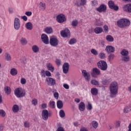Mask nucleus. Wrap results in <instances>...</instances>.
Segmentation results:
<instances>
[{
    "instance_id": "393cba45",
    "label": "nucleus",
    "mask_w": 131,
    "mask_h": 131,
    "mask_svg": "<svg viewBox=\"0 0 131 131\" xmlns=\"http://www.w3.org/2000/svg\"><path fill=\"white\" fill-rule=\"evenodd\" d=\"M79 109L80 111H84L85 109V104L83 102H81L79 104Z\"/></svg>"
},
{
    "instance_id": "412c9836",
    "label": "nucleus",
    "mask_w": 131,
    "mask_h": 131,
    "mask_svg": "<svg viewBox=\"0 0 131 131\" xmlns=\"http://www.w3.org/2000/svg\"><path fill=\"white\" fill-rule=\"evenodd\" d=\"M5 61H7L8 62H11V61H12V56H11V54H10V53H5Z\"/></svg>"
},
{
    "instance_id": "bb28decb",
    "label": "nucleus",
    "mask_w": 131,
    "mask_h": 131,
    "mask_svg": "<svg viewBox=\"0 0 131 131\" xmlns=\"http://www.w3.org/2000/svg\"><path fill=\"white\" fill-rule=\"evenodd\" d=\"M20 43L21 45H23V46H25L27 45V39L25 37H22L20 39Z\"/></svg>"
},
{
    "instance_id": "72a5a7b5",
    "label": "nucleus",
    "mask_w": 131,
    "mask_h": 131,
    "mask_svg": "<svg viewBox=\"0 0 131 131\" xmlns=\"http://www.w3.org/2000/svg\"><path fill=\"white\" fill-rule=\"evenodd\" d=\"M49 107H50V108H55V107H56V103L55 101L51 100L49 102Z\"/></svg>"
},
{
    "instance_id": "9b49d317",
    "label": "nucleus",
    "mask_w": 131,
    "mask_h": 131,
    "mask_svg": "<svg viewBox=\"0 0 131 131\" xmlns=\"http://www.w3.org/2000/svg\"><path fill=\"white\" fill-rule=\"evenodd\" d=\"M60 34L62 37H70V31L68 28H66L60 32Z\"/></svg>"
},
{
    "instance_id": "e2e57ef3",
    "label": "nucleus",
    "mask_w": 131,
    "mask_h": 131,
    "mask_svg": "<svg viewBox=\"0 0 131 131\" xmlns=\"http://www.w3.org/2000/svg\"><path fill=\"white\" fill-rule=\"evenodd\" d=\"M21 18L23 19L24 21H27L28 19L27 16H26V15L21 16Z\"/></svg>"
},
{
    "instance_id": "a878e982",
    "label": "nucleus",
    "mask_w": 131,
    "mask_h": 131,
    "mask_svg": "<svg viewBox=\"0 0 131 131\" xmlns=\"http://www.w3.org/2000/svg\"><path fill=\"white\" fill-rule=\"evenodd\" d=\"M32 50L33 53H38V52H39V48H38V46L36 45H33L32 47Z\"/></svg>"
},
{
    "instance_id": "7c9ffc66",
    "label": "nucleus",
    "mask_w": 131,
    "mask_h": 131,
    "mask_svg": "<svg viewBox=\"0 0 131 131\" xmlns=\"http://www.w3.org/2000/svg\"><path fill=\"white\" fill-rule=\"evenodd\" d=\"M105 39L107 41H109L110 42H112L113 41H114V38H113L112 36L110 35H107L105 37Z\"/></svg>"
},
{
    "instance_id": "338daca9",
    "label": "nucleus",
    "mask_w": 131,
    "mask_h": 131,
    "mask_svg": "<svg viewBox=\"0 0 131 131\" xmlns=\"http://www.w3.org/2000/svg\"><path fill=\"white\" fill-rule=\"evenodd\" d=\"M56 131H65V130H64V128H63V127H59L57 129Z\"/></svg>"
},
{
    "instance_id": "2eb2a0df",
    "label": "nucleus",
    "mask_w": 131,
    "mask_h": 131,
    "mask_svg": "<svg viewBox=\"0 0 131 131\" xmlns=\"http://www.w3.org/2000/svg\"><path fill=\"white\" fill-rule=\"evenodd\" d=\"M122 10L124 12H126L127 13H131V4H126L123 6Z\"/></svg>"
},
{
    "instance_id": "aec40b11",
    "label": "nucleus",
    "mask_w": 131,
    "mask_h": 131,
    "mask_svg": "<svg viewBox=\"0 0 131 131\" xmlns=\"http://www.w3.org/2000/svg\"><path fill=\"white\" fill-rule=\"evenodd\" d=\"M46 67L48 70H49L52 72H53V71H55V68L54 67V66H53V64L51 63H47Z\"/></svg>"
},
{
    "instance_id": "c03bdc74",
    "label": "nucleus",
    "mask_w": 131,
    "mask_h": 131,
    "mask_svg": "<svg viewBox=\"0 0 131 131\" xmlns=\"http://www.w3.org/2000/svg\"><path fill=\"white\" fill-rule=\"evenodd\" d=\"M92 125L94 128H97L98 125V122L97 121H94L92 122Z\"/></svg>"
},
{
    "instance_id": "09e8293b",
    "label": "nucleus",
    "mask_w": 131,
    "mask_h": 131,
    "mask_svg": "<svg viewBox=\"0 0 131 131\" xmlns=\"http://www.w3.org/2000/svg\"><path fill=\"white\" fill-rule=\"evenodd\" d=\"M0 116L2 117H5L6 116V112L3 110H0Z\"/></svg>"
},
{
    "instance_id": "bf43d9fd",
    "label": "nucleus",
    "mask_w": 131,
    "mask_h": 131,
    "mask_svg": "<svg viewBox=\"0 0 131 131\" xmlns=\"http://www.w3.org/2000/svg\"><path fill=\"white\" fill-rule=\"evenodd\" d=\"M96 5H98V2H97V1L95 0L94 1H92V7H94V6H96Z\"/></svg>"
},
{
    "instance_id": "f257e3e1",
    "label": "nucleus",
    "mask_w": 131,
    "mask_h": 131,
    "mask_svg": "<svg viewBox=\"0 0 131 131\" xmlns=\"http://www.w3.org/2000/svg\"><path fill=\"white\" fill-rule=\"evenodd\" d=\"M110 91L111 93L110 97L114 98L116 97L118 93V84L117 82H113L110 86Z\"/></svg>"
},
{
    "instance_id": "c756f323",
    "label": "nucleus",
    "mask_w": 131,
    "mask_h": 131,
    "mask_svg": "<svg viewBox=\"0 0 131 131\" xmlns=\"http://www.w3.org/2000/svg\"><path fill=\"white\" fill-rule=\"evenodd\" d=\"M91 93L93 96H97L98 95V89L97 88H92L91 90Z\"/></svg>"
},
{
    "instance_id": "a18cd8bd",
    "label": "nucleus",
    "mask_w": 131,
    "mask_h": 131,
    "mask_svg": "<svg viewBox=\"0 0 131 131\" xmlns=\"http://www.w3.org/2000/svg\"><path fill=\"white\" fill-rule=\"evenodd\" d=\"M76 43V40L75 38H72L70 40L69 43V45H74Z\"/></svg>"
},
{
    "instance_id": "6ab92c4d",
    "label": "nucleus",
    "mask_w": 131,
    "mask_h": 131,
    "mask_svg": "<svg viewBox=\"0 0 131 131\" xmlns=\"http://www.w3.org/2000/svg\"><path fill=\"white\" fill-rule=\"evenodd\" d=\"M38 7L41 11H45L46 10V3L43 2H40L38 4Z\"/></svg>"
},
{
    "instance_id": "b1692460",
    "label": "nucleus",
    "mask_w": 131,
    "mask_h": 131,
    "mask_svg": "<svg viewBox=\"0 0 131 131\" xmlns=\"http://www.w3.org/2000/svg\"><path fill=\"white\" fill-rule=\"evenodd\" d=\"M45 32L47 33V34H51L53 33V28L52 27H46L44 30Z\"/></svg>"
},
{
    "instance_id": "4be33fe9",
    "label": "nucleus",
    "mask_w": 131,
    "mask_h": 131,
    "mask_svg": "<svg viewBox=\"0 0 131 131\" xmlns=\"http://www.w3.org/2000/svg\"><path fill=\"white\" fill-rule=\"evenodd\" d=\"M25 27L28 30H32L33 28V25L31 22H28L25 24Z\"/></svg>"
},
{
    "instance_id": "f704fd0d",
    "label": "nucleus",
    "mask_w": 131,
    "mask_h": 131,
    "mask_svg": "<svg viewBox=\"0 0 131 131\" xmlns=\"http://www.w3.org/2000/svg\"><path fill=\"white\" fill-rule=\"evenodd\" d=\"M122 60L125 62H128V61H129V56L128 55L122 56Z\"/></svg>"
},
{
    "instance_id": "ddd939ff",
    "label": "nucleus",
    "mask_w": 131,
    "mask_h": 131,
    "mask_svg": "<svg viewBox=\"0 0 131 131\" xmlns=\"http://www.w3.org/2000/svg\"><path fill=\"white\" fill-rule=\"evenodd\" d=\"M69 63L68 62H66L62 66V71L64 74H67L69 71Z\"/></svg>"
},
{
    "instance_id": "774afa93",
    "label": "nucleus",
    "mask_w": 131,
    "mask_h": 131,
    "mask_svg": "<svg viewBox=\"0 0 131 131\" xmlns=\"http://www.w3.org/2000/svg\"><path fill=\"white\" fill-rule=\"evenodd\" d=\"M80 131H88V130H87L86 128H81L80 129Z\"/></svg>"
},
{
    "instance_id": "37998d69",
    "label": "nucleus",
    "mask_w": 131,
    "mask_h": 131,
    "mask_svg": "<svg viewBox=\"0 0 131 131\" xmlns=\"http://www.w3.org/2000/svg\"><path fill=\"white\" fill-rule=\"evenodd\" d=\"M78 25V21H77V20H74L72 21V26H73V27H76Z\"/></svg>"
},
{
    "instance_id": "f03ea898",
    "label": "nucleus",
    "mask_w": 131,
    "mask_h": 131,
    "mask_svg": "<svg viewBox=\"0 0 131 131\" xmlns=\"http://www.w3.org/2000/svg\"><path fill=\"white\" fill-rule=\"evenodd\" d=\"M117 25L120 28H125L130 25V21L127 18H122L117 21Z\"/></svg>"
},
{
    "instance_id": "de8ad7c7",
    "label": "nucleus",
    "mask_w": 131,
    "mask_h": 131,
    "mask_svg": "<svg viewBox=\"0 0 131 131\" xmlns=\"http://www.w3.org/2000/svg\"><path fill=\"white\" fill-rule=\"evenodd\" d=\"M24 125L25 127H26V128H28L30 127V124L28 121L24 122Z\"/></svg>"
},
{
    "instance_id": "5701e85b",
    "label": "nucleus",
    "mask_w": 131,
    "mask_h": 131,
    "mask_svg": "<svg viewBox=\"0 0 131 131\" xmlns=\"http://www.w3.org/2000/svg\"><path fill=\"white\" fill-rule=\"evenodd\" d=\"M94 32L96 33V34H100V33L103 32V28L101 27H96L94 29Z\"/></svg>"
},
{
    "instance_id": "6e6552de",
    "label": "nucleus",
    "mask_w": 131,
    "mask_h": 131,
    "mask_svg": "<svg viewBox=\"0 0 131 131\" xmlns=\"http://www.w3.org/2000/svg\"><path fill=\"white\" fill-rule=\"evenodd\" d=\"M50 43L52 47H56L59 43V41L58 40V39H57V37L53 36L50 38Z\"/></svg>"
},
{
    "instance_id": "69168bd1",
    "label": "nucleus",
    "mask_w": 131,
    "mask_h": 131,
    "mask_svg": "<svg viewBox=\"0 0 131 131\" xmlns=\"http://www.w3.org/2000/svg\"><path fill=\"white\" fill-rule=\"evenodd\" d=\"M41 108H42V109H46V108H47V104H46V103L42 104Z\"/></svg>"
},
{
    "instance_id": "6e6d98bb",
    "label": "nucleus",
    "mask_w": 131,
    "mask_h": 131,
    "mask_svg": "<svg viewBox=\"0 0 131 131\" xmlns=\"http://www.w3.org/2000/svg\"><path fill=\"white\" fill-rule=\"evenodd\" d=\"M41 75L42 77H46V71L44 70H41Z\"/></svg>"
},
{
    "instance_id": "0eeeda50",
    "label": "nucleus",
    "mask_w": 131,
    "mask_h": 131,
    "mask_svg": "<svg viewBox=\"0 0 131 131\" xmlns=\"http://www.w3.org/2000/svg\"><path fill=\"white\" fill-rule=\"evenodd\" d=\"M56 20L58 23H63L67 20L66 16L63 14H59L56 16Z\"/></svg>"
},
{
    "instance_id": "1a4fd4ad",
    "label": "nucleus",
    "mask_w": 131,
    "mask_h": 131,
    "mask_svg": "<svg viewBox=\"0 0 131 131\" xmlns=\"http://www.w3.org/2000/svg\"><path fill=\"white\" fill-rule=\"evenodd\" d=\"M96 10L99 13H105L107 11V7L104 4H101L99 7L96 8Z\"/></svg>"
},
{
    "instance_id": "c9c22d12",
    "label": "nucleus",
    "mask_w": 131,
    "mask_h": 131,
    "mask_svg": "<svg viewBox=\"0 0 131 131\" xmlns=\"http://www.w3.org/2000/svg\"><path fill=\"white\" fill-rule=\"evenodd\" d=\"M121 55L123 56V57H124L125 56H127L128 55V51L125 49H123L121 53Z\"/></svg>"
},
{
    "instance_id": "680f3d73",
    "label": "nucleus",
    "mask_w": 131,
    "mask_h": 131,
    "mask_svg": "<svg viewBox=\"0 0 131 131\" xmlns=\"http://www.w3.org/2000/svg\"><path fill=\"white\" fill-rule=\"evenodd\" d=\"M103 28H104V30L105 32H108V26H107L105 25L103 27Z\"/></svg>"
},
{
    "instance_id": "603ef678",
    "label": "nucleus",
    "mask_w": 131,
    "mask_h": 131,
    "mask_svg": "<svg viewBox=\"0 0 131 131\" xmlns=\"http://www.w3.org/2000/svg\"><path fill=\"white\" fill-rule=\"evenodd\" d=\"M87 109L88 110H92V109H93V106L92 105V104H91L90 102H88L87 105Z\"/></svg>"
},
{
    "instance_id": "3c124183",
    "label": "nucleus",
    "mask_w": 131,
    "mask_h": 131,
    "mask_svg": "<svg viewBox=\"0 0 131 131\" xmlns=\"http://www.w3.org/2000/svg\"><path fill=\"white\" fill-rule=\"evenodd\" d=\"M45 75L48 76V77H51V76H52V74L49 71H46L45 72Z\"/></svg>"
},
{
    "instance_id": "79ce46f5",
    "label": "nucleus",
    "mask_w": 131,
    "mask_h": 131,
    "mask_svg": "<svg viewBox=\"0 0 131 131\" xmlns=\"http://www.w3.org/2000/svg\"><path fill=\"white\" fill-rule=\"evenodd\" d=\"M59 116L60 117H61V118L65 117V112H64L63 110H61L59 111Z\"/></svg>"
},
{
    "instance_id": "49530a36",
    "label": "nucleus",
    "mask_w": 131,
    "mask_h": 131,
    "mask_svg": "<svg viewBox=\"0 0 131 131\" xmlns=\"http://www.w3.org/2000/svg\"><path fill=\"white\" fill-rule=\"evenodd\" d=\"M91 52L93 55H94V56H97L98 55V51L96 50L95 49H92L91 50Z\"/></svg>"
},
{
    "instance_id": "ea45409f",
    "label": "nucleus",
    "mask_w": 131,
    "mask_h": 131,
    "mask_svg": "<svg viewBox=\"0 0 131 131\" xmlns=\"http://www.w3.org/2000/svg\"><path fill=\"white\" fill-rule=\"evenodd\" d=\"M115 58V55L114 54H111L108 56V61L110 62H111V61H113V60Z\"/></svg>"
},
{
    "instance_id": "20e7f679",
    "label": "nucleus",
    "mask_w": 131,
    "mask_h": 131,
    "mask_svg": "<svg viewBox=\"0 0 131 131\" xmlns=\"http://www.w3.org/2000/svg\"><path fill=\"white\" fill-rule=\"evenodd\" d=\"M97 66L102 71H106L108 68L107 62L104 60H100L97 63Z\"/></svg>"
},
{
    "instance_id": "4468645a",
    "label": "nucleus",
    "mask_w": 131,
    "mask_h": 131,
    "mask_svg": "<svg viewBox=\"0 0 131 131\" xmlns=\"http://www.w3.org/2000/svg\"><path fill=\"white\" fill-rule=\"evenodd\" d=\"M41 116L43 120H48V118H49V111L47 110L42 111Z\"/></svg>"
},
{
    "instance_id": "423d86ee",
    "label": "nucleus",
    "mask_w": 131,
    "mask_h": 131,
    "mask_svg": "<svg viewBox=\"0 0 131 131\" xmlns=\"http://www.w3.org/2000/svg\"><path fill=\"white\" fill-rule=\"evenodd\" d=\"M101 75V71L97 68H94L92 69L91 76L94 78H97V76Z\"/></svg>"
},
{
    "instance_id": "4c0bfd02",
    "label": "nucleus",
    "mask_w": 131,
    "mask_h": 131,
    "mask_svg": "<svg viewBox=\"0 0 131 131\" xmlns=\"http://www.w3.org/2000/svg\"><path fill=\"white\" fill-rule=\"evenodd\" d=\"M129 111H131V106H126L124 108V113H128V112H129Z\"/></svg>"
},
{
    "instance_id": "7ed1b4c3",
    "label": "nucleus",
    "mask_w": 131,
    "mask_h": 131,
    "mask_svg": "<svg viewBox=\"0 0 131 131\" xmlns=\"http://www.w3.org/2000/svg\"><path fill=\"white\" fill-rule=\"evenodd\" d=\"M14 94L17 98L25 97V91L21 88H17L14 91Z\"/></svg>"
},
{
    "instance_id": "a211bd4d",
    "label": "nucleus",
    "mask_w": 131,
    "mask_h": 131,
    "mask_svg": "<svg viewBox=\"0 0 131 131\" xmlns=\"http://www.w3.org/2000/svg\"><path fill=\"white\" fill-rule=\"evenodd\" d=\"M41 38L44 43L49 44V37L46 34H42L41 36Z\"/></svg>"
},
{
    "instance_id": "2f4dec72",
    "label": "nucleus",
    "mask_w": 131,
    "mask_h": 131,
    "mask_svg": "<svg viewBox=\"0 0 131 131\" xmlns=\"http://www.w3.org/2000/svg\"><path fill=\"white\" fill-rule=\"evenodd\" d=\"M18 73V71L15 68H12L10 70V74L11 75H13V76H15V75H17Z\"/></svg>"
},
{
    "instance_id": "5fc2aeb1",
    "label": "nucleus",
    "mask_w": 131,
    "mask_h": 131,
    "mask_svg": "<svg viewBox=\"0 0 131 131\" xmlns=\"http://www.w3.org/2000/svg\"><path fill=\"white\" fill-rule=\"evenodd\" d=\"M54 97L55 99H56V100H58V99H59V93H58V92L54 93Z\"/></svg>"
},
{
    "instance_id": "473e14b6",
    "label": "nucleus",
    "mask_w": 131,
    "mask_h": 131,
    "mask_svg": "<svg viewBox=\"0 0 131 131\" xmlns=\"http://www.w3.org/2000/svg\"><path fill=\"white\" fill-rule=\"evenodd\" d=\"M12 111L15 113H17L19 111V106L17 105H14L12 107Z\"/></svg>"
},
{
    "instance_id": "0e129e2a",
    "label": "nucleus",
    "mask_w": 131,
    "mask_h": 131,
    "mask_svg": "<svg viewBox=\"0 0 131 131\" xmlns=\"http://www.w3.org/2000/svg\"><path fill=\"white\" fill-rule=\"evenodd\" d=\"M63 86L66 90H69V85L68 84H63Z\"/></svg>"
},
{
    "instance_id": "864d4df0",
    "label": "nucleus",
    "mask_w": 131,
    "mask_h": 131,
    "mask_svg": "<svg viewBox=\"0 0 131 131\" xmlns=\"http://www.w3.org/2000/svg\"><path fill=\"white\" fill-rule=\"evenodd\" d=\"M55 62L56 63V65H57V66H60V65H61V60L59 59H56Z\"/></svg>"
},
{
    "instance_id": "f8f14e48",
    "label": "nucleus",
    "mask_w": 131,
    "mask_h": 131,
    "mask_svg": "<svg viewBox=\"0 0 131 131\" xmlns=\"http://www.w3.org/2000/svg\"><path fill=\"white\" fill-rule=\"evenodd\" d=\"M108 5L110 9H112L115 11H118V9H119V8L118 7V6L115 5V4L114 3V1H109Z\"/></svg>"
},
{
    "instance_id": "13d9d810",
    "label": "nucleus",
    "mask_w": 131,
    "mask_h": 131,
    "mask_svg": "<svg viewBox=\"0 0 131 131\" xmlns=\"http://www.w3.org/2000/svg\"><path fill=\"white\" fill-rule=\"evenodd\" d=\"M25 15L29 17L31 16V15H32V12H31V11H26L25 12Z\"/></svg>"
},
{
    "instance_id": "cd10ccee",
    "label": "nucleus",
    "mask_w": 131,
    "mask_h": 131,
    "mask_svg": "<svg viewBox=\"0 0 131 131\" xmlns=\"http://www.w3.org/2000/svg\"><path fill=\"white\" fill-rule=\"evenodd\" d=\"M77 6L80 7V6H85L86 5V0H80L77 3Z\"/></svg>"
},
{
    "instance_id": "9d476101",
    "label": "nucleus",
    "mask_w": 131,
    "mask_h": 131,
    "mask_svg": "<svg viewBox=\"0 0 131 131\" xmlns=\"http://www.w3.org/2000/svg\"><path fill=\"white\" fill-rule=\"evenodd\" d=\"M21 25L20 19L16 17L14 20V27L15 30H19L20 29V26Z\"/></svg>"
},
{
    "instance_id": "c85d7f7f",
    "label": "nucleus",
    "mask_w": 131,
    "mask_h": 131,
    "mask_svg": "<svg viewBox=\"0 0 131 131\" xmlns=\"http://www.w3.org/2000/svg\"><path fill=\"white\" fill-rule=\"evenodd\" d=\"M57 107L58 109H62L63 108V102L61 100H58L57 102Z\"/></svg>"
},
{
    "instance_id": "8fccbe9b",
    "label": "nucleus",
    "mask_w": 131,
    "mask_h": 131,
    "mask_svg": "<svg viewBox=\"0 0 131 131\" xmlns=\"http://www.w3.org/2000/svg\"><path fill=\"white\" fill-rule=\"evenodd\" d=\"M32 104L34 105V106H36V105H37V99H33L32 101Z\"/></svg>"
},
{
    "instance_id": "a19ab883",
    "label": "nucleus",
    "mask_w": 131,
    "mask_h": 131,
    "mask_svg": "<svg viewBox=\"0 0 131 131\" xmlns=\"http://www.w3.org/2000/svg\"><path fill=\"white\" fill-rule=\"evenodd\" d=\"M92 84L94 85H99V81H97L96 80L93 79L91 81Z\"/></svg>"
},
{
    "instance_id": "f3484780",
    "label": "nucleus",
    "mask_w": 131,
    "mask_h": 131,
    "mask_svg": "<svg viewBox=\"0 0 131 131\" xmlns=\"http://www.w3.org/2000/svg\"><path fill=\"white\" fill-rule=\"evenodd\" d=\"M82 73L85 80L89 81L90 79H91V75H90V73L86 72V70H83Z\"/></svg>"
},
{
    "instance_id": "dca6fc26",
    "label": "nucleus",
    "mask_w": 131,
    "mask_h": 131,
    "mask_svg": "<svg viewBox=\"0 0 131 131\" xmlns=\"http://www.w3.org/2000/svg\"><path fill=\"white\" fill-rule=\"evenodd\" d=\"M105 51L107 54H111V53H114L115 52V47L112 46H107L105 48Z\"/></svg>"
},
{
    "instance_id": "4d7b16f0",
    "label": "nucleus",
    "mask_w": 131,
    "mask_h": 131,
    "mask_svg": "<svg viewBox=\"0 0 131 131\" xmlns=\"http://www.w3.org/2000/svg\"><path fill=\"white\" fill-rule=\"evenodd\" d=\"M20 82L21 84H25L26 83V79H25L24 78H22L20 79Z\"/></svg>"
},
{
    "instance_id": "052dcab7",
    "label": "nucleus",
    "mask_w": 131,
    "mask_h": 131,
    "mask_svg": "<svg viewBox=\"0 0 131 131\" xmlns=\"http://www.w3.org/2000/svg\"><path fill=\"white\" fill-rule=\"evenodd\" d=\"M97 26H102L103 25V23L100 22V21H98L96 23Z\"/></svg>"
},
{
    "instance_id": "e433bc0d",
    "label": "nucleus",
    "mask_w": 131,
    "mask_h": 131,
    "mask_svg": "<svg viewBox=\"0 0 131 131\" xmlns=\"http://www.w3.org/2000/svg\"><path fill=\"white\" fill-rule=\"evenodd\" d=\"M98 57L100 59H105L106 58V54L103 52H101L99 53Z\"/></svg>"
},
{
    "instance_id": "39448f33",
    "label": "nucleus",
    "mask_w": 131,
    "mask_h": 131,
    "mask_svg": "<svg viewBox=\"0 0 131 131\" xmlns=\"http://www.w3.org/2000/svg\"><path fill=\"white\" fill-rule=\"evenodd\" d=\"M45 82H46L47 84L49 85V86L56 85V80L52 77H46L45 79Z\"/></svg>"
},
{
    "instance_id": "58836bf2",
    "label": "nucleus",
    "mask_w": 131,
    "mask_h": 131,
    "mask_svg": "<svg viewBox=\"0 0 131 131\" xmlns=\"http://www.w3.org/2000/svg\"><path fill=\"white\" fill-rule=\"evenodd\" d=\"M5 91L7 95H10V94H11V88L10 87L6 86L5 88Z\"/></svg>"
}]
</instances>
